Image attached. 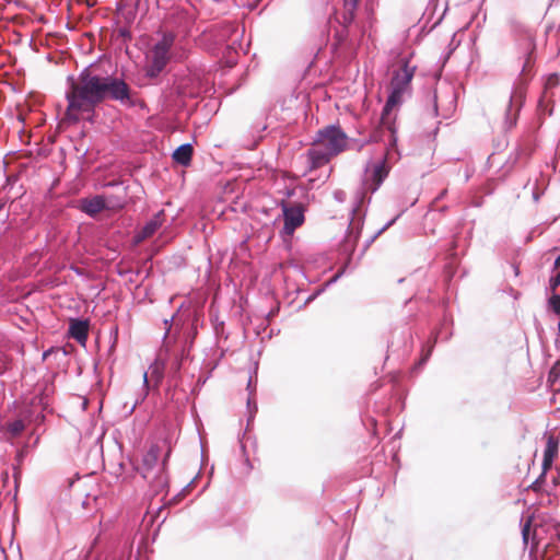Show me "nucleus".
I'll list each match as a JSON object with an SVG mask.
<instances>
[{
	"label": "nucleus",
	"mask_w": 560,
	"mask_h": 560,
	"mask_svg": "<svg viewBox=\"0 0 560 560\" xmlns=\"http://www.w3.org/2000/svg\"><path fill=\"white\" fill-rule=\"evenodd\" d=\"M525 96H526V82L520 81V83L515 86V89L511 95V98H510V105H509V109H508V118L510 119V121H509L510 128L513 127L516 122L517 113L520 112V109L523 105Z\"/></svg>",
	"instance_id": "obj_8"
},
{
	"label": "nucleus",
	"mask_w": 560,
	"mask_h": 560,
	"mask_svg": "<svg viewBox=\"0 0 560 560\" xmlns=\"http://www.w3.org/2000/svg\"><path fill=\"white\" fill-rule=\"evenodd\" d=\"M69 89L66 93L68 106L63 120L77 124L84 114H92L100 104L97 74L84 69L77 78H68Z\"/></svg>",
	"instance_id": "obj_1"
},
{
	"label": "nucleus",
	"mask_w": 560,
	"mask_h": 560,
	"mask_svg": "<svg viewBox=\"0 0 560 560\" xmlns=\"http://www.w3.org/2000/svg\"><path fill=\"white\" fill-rule=\"evenodd\" d=\"M413 74L415 67H411L409 61L404 59L390 81V94L382 112L381 125L390 131L393 141H395V129L394 119L390 115L393 109L401 103L402 95L408 91Z\"/></svg>",
	"instance_id": "obj_3"
},
{
	"label": "nucleus",
	"mask_w": 560,
	"mask_h": 560,
	"mask_svg": "<svg viewBox=\"0 0 560 560\" xmlns=\"http://www.w3.org/2000/svg\"><path fill=\"white\" fill-rule=\"evenodd\" d=\"M160 454H161V448L159 445H152L148 450V452L144 454L143 459H142L143 466L145 467L144 472H143L144 478L149 477L148 476L149 471L153 467H155V465L158 464Z\"/></svg>",
	"instance_id": "obj_14"
},
{
	"label": "nucleus",
	"mask_w": 560,
	"mask_h": 560,
	"mask_svg": "<svg viewBox=\"0 0 560 560\" xmlns=\"http://www.w3.org/2000/svg\"><path fill=\"white\" fill-rule=\"evenodd\" d=\"M549 304L552 308V311L557 314V315H560V295L559 294H553L550 300H549Z\"/></svg>",
	"instance_id": "obj_20"
},
{
	"label": "nucleus",
	"mask_w": 560,
	"mask_h": 560,
	"mask_svg": "<svg viewBox=\"0 0 560 560\" xmlns=\"http://www.w3.org/2000/svg\"><path fill=\"white\" fill-rule=\"evenodd\" d=\"M2 207H3V206H2V205H0V210L2 209Z\"/></svg>",
	"instance_id": "obj_25"
},
{
	"label": "nucleus",
	"mask_w": 560,
	"mask_h": 560,
	"mask_svg": "<svg viewBox=\"0 0 560 560\" xmlns=\"http://www.w3.org/2000/svg\"><path fill=\"white\" fill-rule=\"evenodd\" d=\"M182 366V359L177 355L174 358V361L172 362L171 369L176 373L180 370Z\"/></svg>",
	"instance_id": "obj_22"
},
{
	"label": "nucleus",
	"mask_w": 560,
	"mask_h": 560,
	"mask_svg": "<svg viewBox=\"0 0 560 560\" xmlns=\"http://www.w3.org/2000/svg\"><path fill=\"white\" fill-rule=\"evenodd\" d=\"M560 84V75L558 73H551L547 77V80L545 82V86H544V93L539 100V105H541L546 100H548L550 96H549V91L559 86Z\"/></svg>",
	"instance_id": "obj_17"
},
{
	"label": "nucleus",
	"mask_w": 560,
	"mask_h": 560,
	"mask_svg": "<svg viewBox=\"0 0 560 560\" xmlns=\"http://www.w3.org/2000/svg\"><path fill=\"white\" fill-rule=\"evenodd\" d=\"M281 207L284 217V233L291 235L304 222V207L301 203L290 206L284 201L281 202Z\"/></svg>",
	"instance_id": "obj_7"
},
{
	"label": "nucleus",
	"mask_w": 560,
	"mask_h": 560,
	"mask_svg": "<svg viewBox=\"0 0 560 560\" xmlns=\"http://www.w3.org/2000/svg\"><path fill=\"white\" fill-rule=\"evenodd\" d=\"M164 221V212L160 211L156 213L153 219H151L141 230L139 235L137 236L139 241L151 237L162 225Z\"/></svg>",
	"instance_id": "obj_13"
},
{
	"label": "nucleus",
	"mask_w": 560,
	"mask_h": 560,
	"mask_svg": "<svg viewBox=\"0 0 560 560\" xmlns=\"http://www.w3.org/2000/svg\"><path fill=\"white\" fill-rule=\"evenodd\" d=\"M174 44V35L164 34L162 39L152 49L149 65L145 68L147 77L156 78L166 67L170 60V50Z\"/></svg>",
	"instance_id": "obj_5"
},
{
	"label": "nucleus",
	"mask_w": 560,
	"mask_h": 560,
	"mask_svg": "<svg viewBox=\"0 0 560 560\" xmlns=\"http://www.w3.org/2000/svg\"><path fill=\"white\" fill-rule=\"evenodd\" d=\"M388 175V168L385 164V160H383L382 162L377 163V164H374L372 166V171H371V174L369 176V178L366 179V185L369 186V189L371 191H375L380 185L383 183V180L387 177Z\"/></svg>",
	"instance_id": "obj_10"
},
{
	"label": "nucleus",
	"mask_w": 560,
	"mask_h": 560,
	"mask_svg": "<svg viewBox=\"0 0 560 560\" xmlns=\"http://www.w3.org/2000/svg\"><path fill=\"white\" fill-rule=\"evenodd\" d=\"M164 324L167 326V330H166V334H165V336H166L168 334V330H170L168 320H164Z\"/></svg>",
	"instance_id": "obj_24"
},
{
	"label": "nucleus",
	"mask_w": 560,
	"mask_h": 560,
	"mask_svg": "<svg viewBox=\"0 0 560 560\" xmlns=\"http://www.w3.org/2000/svg\"><path fill=\"white\" fill-rule=\"evenodd\" d=\"M69 335L81 345H85L89 336V323L81 319H71Z\"/></svg>",
	"instance_id": "obj_11"
},
{
	"label": "nucleus",
	"mask_w": 560,
	"mask_h": 560,
	"mask_svg": "<svg viewBox=\"0 0 560 560\" xmlns=\"http://www.w3.org/2000/svg\"><path fill=\"white\" fill-rule=\"evenodd\" d=\"M122 207L121 202H114L101 195L80 200V209L90 217H95L105 209L120 210Z\"/></svg>",
	"instance_id": "obj_6"
},
{
	"label": "nucleus",
	"mask_w": 560,
	"mask_h": 560,
	"mask_svg": "<svg viewBox=\"0 0 560 560\" xmlns=\"http://www.w3.org/2000/svg\"><path fill=\"white\" fill-rule=\"evenodd\" d=\"M192 153L194 149L190 144H182L174 151L173 160L183 166H188L191 162Z\"/></svg>",
	"instance_id": "obj_15"
},
{
	"label": "nucleus",
	"mask_w": 560,
	"mask_h": 560,
	"mask_svg": "<svg viewBox=\"0 0 560 560\" xmlns=\"http://www.w3.org/2000/svg\"><path fill=\"white\" fill-rule=\"evenodd\" d=\"M348 149V136L338 126H326L317 131L312 148L307 151L310 170L326 165L334 156Z\"/></svg>",
	"instance_id": "obj_2"
},
{
	"label": "nucleus",
	"mask_w": 560,
	"mask_h": 560,
	"mask_svg": "<svg viewBox=\"0 0 560 560\" xmlns=\"http://www.w3.org/2000/svg\"><path fill=\"white\" fill-rule=\"evenodd\" d=\"M535 49H536L535 42L529 36L528 39H527L526 58H525V61H524V65H523V68H522L521 80L520 81L527 82L530 79V77H532V71H533L534 63H535V58H534Z\"/></svg>",
	"instance_id": "obj_12"
},
{
	"label": "nucleus",
	"mask_w": 560,
	"mask_h": 560,
	"mask_svg": "<svg viewBox=\"0 0 560 560\" xmlns=\"http://www.w3.org/2000/svg\"><path fill=\"white\" fill-rule=\"evenodd\" d=\"M97 85L100 104L106 100L117 101L120 103L130 100V88L125 80L113 75L97 74Z\"/></svg>",
	"instance_id": "obj_4"
},
{
	"label": "nucleus",
	"mask_w": 560,
	"mask_h": 560,
	"mask_svg": "<svg viewBox=\"0 0 560 560\" xmlns=\"http://www.w3.org/2000/svg\"><path fill=\"white\" fill-rule=\"evenodd\" d=\"M164 370H165V362L161 357H159L154 361V363L150 366L151 380H154L155 383L159 384L161 382V380L163 378Z\"/></svg>",
	"instance_id": "obj_18"
},
{
	"label": "nucleus",
	"mask_w": 560,
	"mask_h": 560,
	"mask_svg": "<svg viewBox=\"0 0 560 560\" xmlns=\"http://www.w3.org/2000/svg\"><path fill=\"white\" fill-rule=\"evenodd\" d=\"M559 440L555 435H548L544 451L542 472L536 482H541L546 472L551 468L553 459L558 456Z\"/></svg>",
	"instance_id": "obj_9"
},
{
	"label": "nucleus",
	"mask_w": 560,
	"mask_h": 560,
	"mask_svg": "<svg viewBox=\"0 0 560 560\" xmlns=\"http://www.w3.org/2000/svg\"><path fill=\"white\" fill-rule=\"evenodd\" d=\"M557 270V273L549 280V288L551 292H556L557 288L560 285V268Z\"/></svg>",
	"instance_id": "obj_21"
},
{
	"label": "nucleus",
	"mask_w": 560,
	"mask_h": 560,
	"mask_svg": "<svg viewBox=\"0 0 560 560\" xmlns=\"http://www.w3.org/2000/svg\"><path fill=\"white\" fill-rule=\"evenodd\" d=\"M359 2L360 0H343V12L340 23L345 27H348L353 22Z\"/></svg>",
	"instance_id": "obj_16"
},
{
	"label": "nucleus",
	"mask_w": 560,
	"mask_h": 560,
	"mask_svg": "<svg viewBox=\"0 0 560 560\" xmlns=\"http://www.w3.org/2000/svg\"><path fill=\"white\" fill-rule=\"evenodd\" d=\"M25 429V424L22 420L18 419L13 422L8 423L7 430L12 434V436L20 435Z\"/></svg>",
	"instance_id": "obj_19"
},
{
	"label": "nucleus",
	"mask_w": 560,
	"mask_h": 560,
	"mask_svg": "<svg viewBox=\"0 0 560 560\" xmlns=\"http://www.w3.org/2000/svg\"><path fill=\"white\" fill-rule=\"evenodd\" d=\"M555 269H560V255L555 260Z\"/></svg>",
	"instance_id": "obj_23"
}]
</instances>
